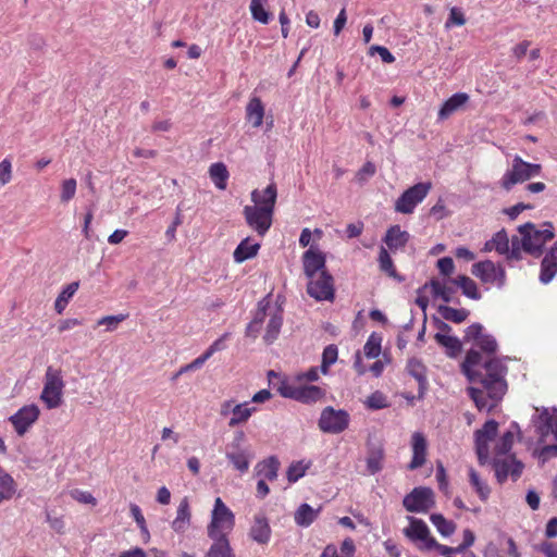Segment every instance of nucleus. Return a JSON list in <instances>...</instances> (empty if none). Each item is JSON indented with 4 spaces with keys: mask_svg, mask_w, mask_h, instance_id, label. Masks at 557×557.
Returning <instances> with one entry per match:
<instances>
[{
    "mask_svg": "<svg viewBox=\"0 0 557 557\" xmlns=\"http://www.w3.org/2000/svg\"><path fill=\"white\" fill-rule=\"evenodd\" d=\"M191 524V511L187 497L181 499L176 509V516L171 523V528L177 534H184Z\"/></svg>",
    "mask_w": 557,
    "mask_h": 557,
    "instance_id": "nucleus-24",
    "label": "nucleus"
},
{
    "mask_svg": "<svg viewBox=\"0 0 557 557\" xmlns=\"http://www.w3.org/2000/svg\"><path fill=\"white\" fill-rule=\"evenodd\" d=\"M533 422L541 442H544L550 434L557 440V410L543 409Z\"/></svg>",
    "mask_w": 557,
    "mask_h": 557,
    "instance_id": "nucleus-19",
    "label": "nucleus"
},
{
    "mask_svg": "<svg viewBox=\"0 0 557 557\" xmlns=\"http://www.w3.org/2000/svg\"><path fill=\"white\" fill-rule=\"evenodd\" d=\"M381 344L382 337L376 333H372L363 346L364 355L370 359L379 357L381 354Z\"/></svg>",
    "mask_w": 557,
    "mask_h": 557,
    "instance_id": "nucleus-52",
    "label": "nucleus"
},
{
    "mask_svg": "<svg viewBox=\"0 0 557 557\" xmlns=\"http://www.w3.org/2000/svg\"><path fill=\"white\" fill-rule=\"evenodd\" d=\"M482 251H496L507 260H519L521 259L519 236H513L509 239L507 232L505 230H500L495 233L490 240L485 242Z\"/></svg>",
    "mask_w": 557,
    "mask_h": 557,
    "instance_id": "nucleus-8",
    "label": "nucleus"
},
{
    "mask_svg": "<svg viewBox=\"0 0 557 557\" xmlns=\"http://www.w3.org/2000/svg\"><path fill=\"white\" fill-rule=\"evenodd\" d=\"M541 170L540 164L527 162L520 156L516 154L512 159L511 168L504 173L499 185L503 189L509 191L515 185L539 176Z\"/></svg>",
    "mask_w": 557,
    "mask_h": 557,
    "instance_id": "nucleus-5",
    "label": "nucleus"
},
{
    "mask_svg": "<svg viewBox=\"0 0 557 557\" xmlns=\"http://www.w3.org/2000/svg\"><path fill=\"white\" fill-rule=\"evenodd\" d=\"M129 509H131L132 517L134 518L138 528L140 529V532L144 536L145 542H147L150 537V534H149L148 528L146 525L145 517H144L139 506H137L136 504H131Z\"/></svg>",
    "mask_w": 557,
    "mask_h": 557,
    "instance_id": "nucleus-55",
    "label": "nucleus"
},
{
    "mask_svg": "<svg viewBox=\"0 0 557 557\" xmlns=\"http://www.w3.org/2000/svg\"><path fill=\"white\" fill-rule=\"evenodd\" d=\"M350 416L346 410L327 406L321 411L318 425L324 433L339 434L348 428Z\"/></svg>",
    "mask_w": 557,
    "mask_h": 557,
    "instance_id": "nucleus-10",
    "label": "nucleus"
},
{
    "mask_svg": "<svg viewBox=\"0 0 557 557\" xmlns=\"http://www.w3.org/2000/svg\"><path fill=\"white\" fill-rule=\"evenodd\" d=\"M521 251L529 253H540L544 245L554 238V226L550 222H545L541 228L532 223H525L519 226Z\"/></svg>",
    "mask_w": 557,
    "mask_h": 557,
    "instance_id": "nucleus-4",
    "label": "nucleus"
},
{
    "mask_svg": "<svg viewBox=\"0 0 557 557\" xmlns=\"http://www.w3.org/2000/svg\"><path fill=\"white\" fill-rule=\"evenodd\" d=\"M15 491L16 484L14 479L0 468V499L2 502L11 499Z\"/></svg>",
    "mask_w": 557,
    "mask_h": 557,
    "instance_id": "nucleus-41",
    "label": "nucleus"
},
{
    "mask_svg": "<svg viewBox=\"0 0 557 557\" xmlns=\"http://www.w3.org/2000/svg\"><path fill=\"white\" fill-rule=\"evenodd\" d=\"M498 431V423L495 420H488L484 423L482 429L478 430L474 433L475 437V450L478 455V460L481 466L487 463L490 458V447L488 444L492 442Z\"/></svg>",
    "mask_w": 557,
    "mask_h": 557,
    "instance_id": "nucleus-15",
    "label": "nucleus"
},
{
    "mask_svg": "<svg viewBox=\"0 0 557 557\" xmlns=\"http://www.w3.org/2000/svg\"><path fill=\"white\" fill-rule=\"evenodd\" d=\"M468 476L469 483L478 494L479 498L482 502H486L491 495V487L488 486L487 482L483 480L472 467L468 469Z\"/></svg>",
    "mask_w": 557,
    "mask_h": 557,
    "instance_id": "nucleus-35",
    "label": "nucleus"
},
{
    "mask_svg": "<svg viewBox=\"0 0 557 557\" xmlns=\"http://www.w3.org/2000/svg\"><path fill=\"white\" fill-rule=\"evenodd\" d=\"M385 460V449L382 444H372L368 446L366 458L367 472L374 475L383 470Z\"/></svg>",
    "mask_w": 557,
    "mask_h": 557,
    "instance_id": "nucleus-26",
    "label": "nucleus"
},
{
    "mask_svg": "<svg viewBox=\"0 0 557 557\" xmlns=\"http://www.w3.org/2000/svg\"><path fill=\"white\" fill-rule=\"evenodd\" d=\"M259 249L260 243H257L247 237L243 239L234 250V260L237 263H242L250 258H253L258 253Z\"/></svg>",
    "mask_w": 557,
    "mask_h": 557,
    "instance_id": "nucleus-34",
    "label": "nucleus"
},
{
    "mask_svg": "<svg viewBox=\"0 0 557 557\" xmlns=\"http://www.w3.org/2000/svg\"><path fill=\"white\" fill-rule=\"evenodd\" d=\"M244 437L243 433H239L237 436V441H240ZM231 450L226 451V458L232 463L234 469H236L240 473H245L248 471L250 461L253 458V455L247 448H242L239 442H233L231 444Z\"/></svg>",
    "mask_w": 557,
    "mask_h": 557,
    "instance_id": "nucleus-20",
    "label": "nucleus"
},
{
    "mask_svg": "<svg viewBox=\"0 0 557 557\" xmlns=\"http://www.w3.org/2000/svg\"><path fill=\"white\" fill-rule=\"evenodd\" d=\"M557 274V259L548 251L542 260L540 281L548 284Z\"/></svg>",
    "mask_w": 557,
    "mask_h": 557,
    "instance_id": "nucleus-37",
    "label": "nucleus"
},
{
    "mask_svg": "<svg viewBox=\"0 0 557 557\" xmlns=\"http://www.w3.org/2000/svg\"><path fill=\"white\" fill-rule=\"evenodd\" d=\"M79 287V283L78 282H72L70 284H67L62 290L61 293L58 295L55 301H54V309L55 311L61 314L69 301L72 299V297L75 295V293L77 292Z\"/></svg>",
    "mask_w": 557,
    "mask_h": 557,
    "instance_id": "nucleus-38",
    "label": "nucleus"
},
{
    "mask_svg": "<svg viewBox=\"0 0 557 557\" xmlns=\"http://www.w3.org/2000/svg\"><path fill=\"white\" fill-rule=\"evenodd\" d=\"M471 272L482 283L502 288L506 283V272L502 264L491 260L476 262L472 265Z\"/></svg>",
    "mask_w": 557,
    "mask_h": 557,
    "instance_id": "nucleus-11",
    "label": "nucleus"
},
{
    "mask_svg": "<svg viewBox=\"0 0 557 557\" xmlns=\"http://www.w3.org/2000/svg\"><path fill=\"white\" fill-rule=\"evenodd\" d=\"M65 383L60 369L48 367L44 379L40 400L48 409L59 408L63 403Z\"/></svg>",
    "mask_w": 557,
    "mask_h": 557,
    "instance_id": "nucleus-6",
    "label": "nucleus"
},
{
    "mask_svg": "<svg viewBox=\"0 0 557 557\" xmlns=\"http://www.w3.org/2000/svg\"><path fill=\"white\" fill-rule=\"evenodd\" d=\"M127 314L120 313L115 315H104L97 321V325H104L107 332H113L119 324L127 319Z\"/></svg>",
    "mask_w": 557,
    "mask_h": 557,
    "instance_id": "nucleus-54",
    "label": "nucleus"
},
{
    "mask_svg": "<svg viewBox=\"0 0 557 557\" xmlns=\"http://www.w3.org/2000/svg\"><path fill=\"white\" fill-rule=\"evenodd\" d=\"M438 312L445 320L455 323L463 322L469 315V311L466 309H456L445 305L438 307Z\"/></svg>",
    "mask_w": 557,
    "mask_h": 557,
    "instance_id": "nucleus-46",
    "label": "nucleus"
},
{
    "mask_svg": "<svg viewBox=\"0 0 557 557\" xmlns=\"http://www.w3.org/2000/svg\"><path fill=\"white\" fill-rule=\"evenodd\" d=\"M376 172V166L371 161L366 162L362 168L356 174V181L359 184H364L371 178Z\"/></svg>",
    "mask_w": 557,
    "mask_h": 557,
    "instance_id": "nucleus-58",
    "label": "nucleus"
},
{
    "mask_svg": "<svg viewBox=\"0 0 557 557\" xmlns=\"http://www.w3.org/2000/svg\"><path fill=\"white\" fill-rule=\"evenodd\" d=\"M379 265L381 271L385 272L388 276L393 278H397L398 281H401V278L398 276L393 260L387 252L386 248L381 247L379 252Z\"/></svg>",
    "mask_w": 557,
    "mask_h": 557,
    "instance_id": "nucleus-49",
    "label": "nucleus"
},
{
    "mask_svg": "<svg viewBox=\"0 0 557 557\" xmlns=\"http://www.w3.org/2000/svg\"><path fill=\"white\" fill-rule=\"evenodd\" d=\"M77 190V181L73 177L65 178L60 184V201L67 203L75 197Z\"/></svg>",
    "mask_w": 557,
    "mask_h": 557,
    "instance_id": "nucleus-51",
    "label": "nucleus"
},
{
    "mask_svg": "<svg viewBox=\"0 0 557 557\" xmlns=\"http://www.w3.org/2000/svg\"><path fill=\"white\" fill-rule=\"evenodd\" d=\"M338 356V350L335 345H329L324 348L322 354V363L320 367V371L323 374H327L329 368L336 362Z\"/></svg>",
    "mask_w": 557,
    "mask_h": 557,
    "instance_id": "nucleus-53",
    "label": "nucleus"
},
{
    "mask_svg": "<svg viewBox=\"0 0 557 557\" xmlns=\"http://www.w3.org/2000/svg\"><path fill=\"white\" fill-rule=\"evenodd\" d=\"M450 283L459 286L462 290V294L467 296L468 298L478 300L481 298V294L478 290L476 283L466 276V275H459L457 278L451 280Z\"/></svg>",
    "mask_w": 557,
    "mask_h": 557,
    "instance_id": "nucleus-40",
    "label": "nucleus"
},
{
    "mask_svg": "<svg viewBox=\"0 0 557 557\" xmlns=\"http://www.w3.org/2000/svg\"><path fill=\"white\" fill-rule=\"evenodd\" d=\"M12 178V164L9 159L0 162V185H7Z\"/></svg>",
    "mask_w": 557,
    "mask_h": 557,
    "instance_id": "nucleus-59",
    "label": "nucleus"
},
{
    "mask_svg": "<svg viewBox=\"0 0 557 557\" xmlns=\"http://www.w3.org/2000/svg\"><path fill=\"white\" fill-rule=\"evenodd\" d=\"M410 235L403 231L399 225L391 226L384 237V243L391 250L403 248L409 240Z\"/></svg>",
    "mask_w": 557,
    "mask_h": 557,
    "instance_id": "nucleus-33",
    "label": "nucleus"
},
{
    "mask_svg": "<svg viewBox=\"0 0 557 557\" xmlns=\"http://www.w3.org/2000/svg\"><path fill=\"white\" fill-rule=\"evenodd\" d=\"M209 175L218 189L224 190L226 188L230 174L224 163H212L209 168Z\"/></svg>",
    "mask_w": 557,
    "mask_h": 557,
    "instance_id": "nucleus-36",
    "label": "nucleus"
},
{
    "mask_svg": "<svg viewBox=\"0 0 557 557\" xmlns=\"http://www.w3.org/2000/svg\"><path fill=\"white\" fill-rule=\"evenodd\" d=\"M403 506L409 512L425 513L435 506V495L430 487H414L403 499Z\"/></svg>",
    "mask_w": 557,
    "mask_h": 557,
    "instance_id": "nucleus-12",
    "label": "nucleus"
},
{
    "mask_svg": "<svg viewBox=\"0 0 557 557\" xmlns=\"http://www.w3.org/2000/svg\"><path fill=\"white\" fill-rule=\"evenodd\" d=\"M374 52L381 57L384 63H393L395 61V57L383 46H372L370 48V53L373 54Z\"/></svg>",
    "mask_w": 557,
    "mask_h": 557,
    "instance_id": "nucleus-62",
    "label": "nucleus"
},
{
    "mask_svg": "<svg viewBox=\"0 0 557 557\" xmlns=\"http://www.w3.org/2000/svg\"><path fill=\"white\" fill-rule=\"evenodd\" d=\"M431 290L434 297L441 298L445 302H449L453 300V295L455 294V289L453 286L448 285L446 282H440L438 280H432L430 282Z\"/></svg>",
    "mask_w": 557,
    "mask_h": 557,
    "instance_id": "nucleus-44",
    "label": "nucleus"
},
{
    "mask_svg": "<svg viewBox=\"0 0 557 557\" xmlns=\"http://www.w3.org/2000/svg\"><path fill=\"white\" fill-rule=\"evenodd\" d=\"M71 495L75 500L82 504L96 505V498L89 492L74 490Z\"/></svg>",
    "mask_w": 557,
    "mask_h": 557,
    "instance_id": "nucleus-61",
    "label": "nucleus"
},
{
    "mask_svg": "<svg viewBox=\"0 0 557 557\" xmlns=\"http://www.w3.org/2000/svg\"><path fill=\"white\" fill-rule=\"evenodd\" d=\"M430 521L437 532L444 537L453 535L456 531V523L446 519L442 513H432L430 516Z\"/></svg>",
    "mask_w": 557,
    "mask_h": 557,
    "instance_id": "nucleus-39",
    "label": "nucleus"
},
{
    "mask_svg": "<svg viewBox=\"0 0 557 557\" xmlns=\"http://www.w3.org/2000/svg\"><path fill=\"white\" fill-rule=\"evenodd\" d=\"M271 534L272 530L267 516L263 512L256 513L249 529L250 539L258 544L265 545L270 542Z\"/></svg>",
    "mask_w": 557,
    "mask_h": 557,
    "instance_id": "nucleus-21",
    "label": "nucleus"
},
{
    "mask_svg": "<svg viewBox=\"0 0 557 557\" xmlns=\"http://www.w3.org/2000/svg\"><path fill=\"white\" fill-rule=\"evenodd\" d=\"M307 293L315 300H333L334 299V281L329 272H320L312 276H308Z\"/></svg>",
    "mask_w": 557,
    "mask_h": 557,
    "instance_id": "nucleus-14",
    "label": "nucleus"
},
{
    "mask_svg": "<svg viewBox=\"0 0 557 557\" xmlns=\"http://www.w3.org/2000/svg\"><path fill=\"white\" fill-rule=\"evenodd\" d=\"M467 22L463 12L459 8H451L449 10V16L445 22V28L449 29L453 26H462Z\"/></svg>",
    "mask_w": 557,
    "mask_h": 557,
    "instance_id": "nucleus-57",
    "label": "nucleus"
},
{
    "mask_svg": "<svg viewBox=\"0 0 557 557\" xmlns=\"http://www.w3.org/2000/svg\"><path fill=\"white\" fill-rule=\"evenodd\" d=\"M277 392L284 398H289L307 405L315 404L325 396V391L320 386L299 384L297 382L281 381L277 385Z\"/></svg>",
    "mask_w": 557,
    "mask_h": 557,
    "instance_id": "nucleus-7",
    "label": "nucleus"
},
{
    "mask_svg": "<svg viewBox=\"0 0 557 557\" xmlns=\"http://www.w3.org/2000/svg\"><path fill=\"white\" fill-rule=\"evenodd\" d=\"M321 509V506L313 508L307 503L301 504L294 512L295 523L301 528L310 527L318 519Z\"/></svg>",
    "mask_w": 557,
    "mask_h": 557,
    "instance_id": "nucleus-30",
    "label": "nucleus"
},
{
    "mask_svg": "<svg viewBox=\"0 0 557 557\" xmlns=\"http://www.w3.org/2000/svg\"><path fill=\"white\" fill-rule=\"evenodd\" d=\"M319 368L311 367L309 370L305 372H299L288 379L282 380V382H297L299 384H309L311 382H317L319 380Z\"/></svg>",
    "mask_w": 557,
    "mask_h": 557,
    "instance_id": "nucleus-50",
    "label": "nucleus"
},
{
    "mask_svg": "<svg viewBox=\"0 0 557 557\" xmlns=\"http://www.w3.org/2000/svg\"><path fill=\"white\" fill-rule=\"evenodd\" d=\"M347 23V14L346 9L343 8L339 13L337 14L334 24H333V32L335 36H338L343 28L345 27Z\"/></svg>",
    "mask_w": 557,
    "mask_h": 557,
    "instance_id": "nucleus-63",
    "label": "nucleus"
},
{
    "mask_svg": "<svg viewBox=\"0 0 557 557\" xmlns=\"http://www.w3.org/2000/svg\"><path fill=\"white\" fill-rule=\"evenodd\" d=\"M366 406L373 410H379L388 407V401L386 396L376 391L372 393L367 400L364 401Z\"/></svg>",
    "mask_w": 557,
    "mask_h": 557,
    "instance_id": "nucleus-56",
    "label": "nucleus"
},
{
    "mask_svg": "<svg viewBox=\"0 0 557 557\" xmlns=\"http://www.w3.org/2000/svg\"><path fill=\"white\" fill-rule=\"evenodd\" d=\"M409 525L404 529L405 536L413 542L420 549H425L428 544H435V539L431 536L426 523L416 517H407Z\"/></svg>",
    "mask_w": 557,
    "mask_h": 557,
    "instance_id": "nucleus-17",
    "label": "nucleus"
},
{
    "mask_svg": "<svg viewBox=\"0 0 557 557\" xmlns=\"http://www.w3.org/2000/svg\"><path fill=\"white\" fill-rule=\"evenodd\" d=\"M492 463L496 480L499 484L505 483L508 479L516 482L521 476L524 469V465L518 460L515 455L494 457Z\"/></svg>",
    "mask_w": 557,
    "mask_h": 557,
    "instance_id": "nucleus-13",
    "label": "nucleus"
},
{
    "mask_svg": "<svg viewBox=\"0 0 557 557\" xmlns=\"http://www.w3.org/2000/svg\"><path fill=\"white\" fill-rule=\"evenodd\" d=\"M515 441V434L513 431L508 430L505 432L502 437L498 440V442L495 445L494 448V457H505L510 456L508 453L510 451Z\"/></svg>",
    "mask_w": 557,
    "mask_h": 557,
    "instance_id": "nucleus-45",
    "label": "nucleus"
},
{
    "mask_svg": "<svg viewBox=\"0 0 557 557\" xmlns=\"http://www.w3.org/2000/svg\"><path fill=\"white\" fill-rule=\"evenodd\" d=\"M235 527V515L225 505L221 497H216L210 515V522L207 527V534L210 539L228 540Z\"/></svg>",
    "mask_w": 557,
    "mask_h": 557,
    "instance_id": "nucleus-3",
    "label": "nucleus"
},
{
    "mask_svg": "<svg viewBox=\"0 0 557 557\" xmlns=\"http://www.w3.org/2000/svg\"><path fill=\"white\" fill-rule=\"evenodd\" d=\"M310 466H311V461L299 460V461L292 462L286 472L288 482H290V483L297 482L299 479H301L306 474V472L310 468Z\"/></svg>",
    "mask_w": 557,
    "mask_h": 557,
    "instance_id": "nucleus-47",
    "label": "nucleus"
},
{
    "mask_svg": "<svg viewBox=\"0 0 557 557\" xmlns=\"http://www.w3.org/2000/svg\"><path fill=\"white\" fill-rule=\"evenodd\" d=\"M277 198V189L274 183L269 184L264 189H255L251 191L252 206L265 208L274 212Z\"/></svg>",
    "mask_w": 557,
    "mask_h": 557,
    "instance_id": "nucleus-25",
    "label": "nucleus"
},
{
    "mask_svg": "<svg viewBox=\"0 0 557 557\" xmlns=\"http://www.w3.org/2000/svg\"><path fill=\"white\" fill-rule=\"evenodd\" d=\"M40 410L37 405L30 404L20 408L9 418L17 435L23 436L38 420Z\"/></svg>",
    "mask_w": 557,
    "mask_h": 557,
    "instance_id": "nucleus-18",
    "label": "nucleus"
},
{
    "mask_svg": "<svg viewBox=\"0 0 557 557\" xmlns=\"http://www.w3.org/2000/svg\"><path fill=\"white\" fill-rule=\"evenodd\" d=\"M466 339L474 341L462 362V372L471 382H479L481 387H469L468 394L479 410L491 411L507 392V366L504 359L492 357L497 350L496 339L483 333V326L474 323L468 326Z\"/></svg>",
    "mask_w": 557,
    "mask_h": 557,
    "instance_id": "nucleus-1",
    "label": "nucleus"
},
{
    "mask_svg": "<svg viewBox=\"0 0 557 557\" xmlns=\"http://www.w3.org/2000/svg\"><path fill=\"white\" fill-rule=\"evenodd\" d=\"M211 540L213 541V544L210 546L206 557H234L228 540Z\"/></svg>",
    "mask_w": 557,
    "mask_h": 557,
    "instance_id": "nucleus-42",
    "label": "nucleus"
},
{
    "mask_svg": "<svg viewBox=\"0 0 557 557\" xmlns=\"http://www.w3.org/2000/svg\"><path fill=\"white\" fill-rule=\"evenodd\" d=\"M412 459L408 465V469L416 470L421 468L426 461L428 443L425 436L421 432H414L411 435Z\"/></svg>",
    "mask_w": 557,
    "mask_h": 557,
    "instance_id": "nucleus-23",
    "label": "nucleus"
},
{
    "mask_svg": "<svg viewBox=\"0 0 557 557\" xmlns=\"http://www.w3.org/2000/svg\"><path fill=\"white\" fill-rule=\"evenodd\" d=\"M440 329L443 333L435 334L436 342L448 350L449 356H456L461 349L459 339L448 334L451 330L448 324L442 322Z\"/></svg>",
    "mask_w": 557,
    "mask_h": 557,
    "instance_id": "nucleus-32",
    "label": "nucleus"
},
{
    "mask_svg": "<svg viewBox=\"0 0 557 557\" xmlns=\"http://www.w3.org/2000/svg\"><path fill=\"white\" fill-rule=\"evenodd\" d=\"M431 189V182H422L409 187L395 201V211L411 214L417 206L426 198Z\"/></svg>",
    "mask_w": 557,
    "mask_h": 557,
    "instance_id": "nucleus-9",
    "label": "nucleus"
},
{
    "mask_svg": "<svg viewBox=\"0 0 557 557\" xmlns=\"http://www.w3.org/2000/svg\"><path fill=\"white\" fill-rule=\"evenodd\" d=\"M273 211L256 206H246L244 208V216L246 223L259 236H264L272 225Z\"/></svg>",
    "mask_w": 557,
    "mask_h": 557,
    "instance_id": "nucleus-16",
    "label": "nucleus"
},
{
    "mask_svg": "<svg viewBox=\"0 0 557 557\" xmlns=\"http://www.w3.org/2000/svg\"><path fill=\"white\" fill-rule=\"evenodd\" d=\"M267 1L268 0H251L249 7L252 18L262 24L270 22V14L264 7Z\"/></svg>",
    "mask_w": 557,
    "mask_h": 557,
    "instance_id": "nucleus-48",
    "label": "nucleus"
},
{
    "mask_svg": "<svg viewBox=\"0 0 557 557\" xmlns=\"http://www.w3.org/2000/svg\"><path fill=\"white\" fill-rule=\"evenodd\" d=\"M537 550L545 557H557V543L544 541L539 544Z\"/></svg>",
    "mask_w": 557,
    "mask_h": 557,
    "instance_id": "nucleus-60",
    "label": "nucleus"
},
{
    "mask_svg": "<svg viewBox=\"0 0 557 557\" xmlns=\"http://www.w3.org/2000/svg\"><path fill=\"white\" fill-rule=\"evenodd\" d=\"M302 264L306 276L327 272L325 269V256L318 248L310 247L302 256Z\"/></svg>",
    "mask_w": 557,
    "mask_h": 557,
    "instance_id": "nucleus-22",
    "label": "nucleus"
},
{
    "mask_svg": "<svg viewBox=\"0 0 557 557\" xmlns=\"http://www.w3.org/2000/svg\"><path fill=\"white\" fill-rule=\"evenodd\" d=\"M469 101V95L466 92H456L449 97L438 110V120L444 121L451 114L461 109Z\"/></svg>",
    "mask_w": 557,
    "mask_h": 557,
    "instance_id": "nucleus-28",
    "label": "nucleus"
},
{
    "mask_svg": "<svg viewBox=\"0 0 557 557\" xmlns=\"http://www.w3.org/2000/svg\"><path fill=\"white\" fill-rule=\"evenodd\" d=\"M267 317H269V320L263 339L267 344H272L281 332L283 315L277 308H271L269 301L265 299L258 304V310L252 321L246 327V335L256 338Z\"/></svg>",
    "mask_w": 557,
    "mask_h": 557,
    "instance_id": "nucleus-2",
    "label": "nucleus"
},
{
    "mask_svg": "<svg viewBox=\"0 0 557 557\" xmlns=\"http://www.w3.org/2000/svg\"><path fill=\"white\" fill-rule=\"evenodd\" d=\"M255 412H257V407L251 406L249 401L236 404L232 408V417L230 418L227 424L230 428L244 424Z\"/></svg>",
    "mask_w": 557,
    "mask_h": 557,
    "instance_id": "nucleus-31",
    "label": "nucleus"
},
{
    "mask_svg": "<svg viewBox=\"0 0 557 557\" xmlns=\"http://www.w3.org/2000/svg\"><path fill=\"white\" fill-rule=\"evenodd\" d=\"M280 461L275 456H270L259 461L255 467V474L259 479L274 481L277 479Z\"/></svg>",
    "mask_w": 557,
    "mask_h": 557,
    "instance_id": "nucleus-27",
    "label": "nucleus"
},
{
    "mask_svg": "<svg viewBox=\"0 0 557 557\" xmlns=\"http://www.w3.org/2000/svg\"><path fill=\"white\" fill-rule=\"evenodd\" d=\"M437 268L440 270V272L444 275H449L453 273L454 271V261L451 258L449 257H444V258H441L438 261H437Z\"/></svg>",
    "mask_w": 557,
    "mask_h": 557,
    "instance_id": "nucleus-64",
    "label": "nucleus"
},
{
    "mask_svg": "<svg viewBox=\"0 0 557 557\" xmlns=\"http://www.w3.org/2000/svg\"><path fill=\"white\" fill-rule=\"evenodd\" d=\"M265 114V108L259 97H251L246 106V120L252 127L258 128L262 125Z\"/></svg>",
    "mask_w": 557,
    "mask_h": 557,
    "instance_id": "nucleus-29",
    "label": "nucleus"
},
{
    "mask_svg": "<svg viewBox=\"0 0 557 557\" xmlns=\"http://www.w3.org/2000/svg\"><path fill=\"white\" fill-rule=\"evenodd\" d=\"M407 371L418 381L420 388H425L428 383L426 371L424 364L420 360L416 358L410 359L407 363Z\"/></svg>",
    "mask_w": 557,
    "mask_h": 557,
    "instance_id": "nucleus-43",
    "label": "nucleus"
}]
</instances>
